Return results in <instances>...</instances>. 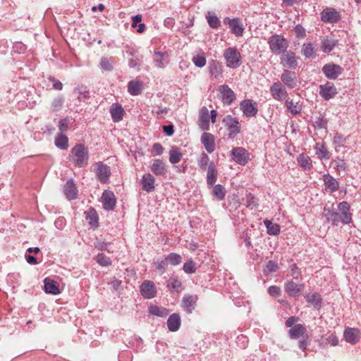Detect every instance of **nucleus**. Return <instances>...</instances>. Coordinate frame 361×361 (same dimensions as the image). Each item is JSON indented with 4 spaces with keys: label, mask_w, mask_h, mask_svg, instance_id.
Instances as JSON below:
<instances>
[{
    "label": "nucleus",
    "mask_w": 361,
    "mask_h": 361,
    "mask_svg": "<svg viewBox=\"0 0 361 361\" xmlns=\"http://www.w3.org/2000/svg\"><path fill=\"white\" fill-rule=\"evenodd\" d=\"M350 204L345 202H341L338 205V209L341 212L338 214L337 209L331 207L325 206L323 210V216L325 217L326 222L333 226H338L339 223L343 224H348L352 221V214L350 212Z\"/></svg>",
    "instance_id": "obj_1"
},
{
    "label": "nucleus",
    "mask_w": 361,
    "mask_h": 361,
    "mask_svg": "<svg viewBox=\"0 0 361 361\" xmlns=\"http://www.w3.org/2000/svg\"><path fill=\"white\" fill-rule=\"evenodd\" d=\"M70 156L71 157L73 164L79 168L85 167L88 163V149L82 144L75 145L71 149Z\"/></svg>",
    "instance_id": "obj_2"
},
{
    "label": "nucleus",
    "mask_w": 361,
    "mask_h": 361,
    "mask_svg": "<svg viewBox=\"0 0 361 361\" xmlns=\"http://www.w3.org/2000/svg\"><path fill=\"white\" fill-rule=\"evenodd\" d=\"M224 58L226 61V66L230 68H237L242 63L241 54L235 47L226 49L224 53Z\"/></svg>",
    "instance_id": "obj_3"
},
{
    "label": "nucleus",
    "mask_w": 361,
    "mask_h": 361,
    "mask_svg": "<svg viewBox=\"0 0 361 361\" xmlns=\"http://www.w3.org/2000/svg\"><path fill=\"white\" fill-rule=\"evenodd\" d=\"M271 51L275 54H282L288 47V42L286 38L280 35H273L268 39Z\"/></svg>",
    "instance_id": "obj_4"
},
{
    "label": "nucleus",
    "mask_w": 361,
    "mask_h": 361,
    "mask_svg": "<svg viewBox=\"0 0 361 361\" xmlns=\"http://www.w3.org/2000/svg\"><path fill=\"white\" fill-rule=\"evenodd\" d=\"M222 123L228 130V137L230 139L235 138L241 131L238 119L231 115H226L224 117Z\"/></svg>",
    "instance_id": "obj_5"
},
{
    "label": "nucleus",
    "mask_w": 361,
    "mask_h": 361,
    "mask_svg": "<svg viewBox=\"0 0 361 361\" xmlns=\"http://www.w3.org/2000/svg\"><path fill=\"white\" fill-rule=\"evenodd\" d=\"M232 159L237 164L245 166L250 160V153L247 149L241 147H235L231 151Z\"/></svg>",
    "instance_id": "obj_6"
},
{
    "label": "nucleus",
    "mask_w": 361,
    "mask_h": 361,
    "mask_svg": "<svg viewBox=\"0 0 361 361\" xmlns=\"http://www.w3.org/2000/svg\"><path fill=\"white\" fill-rule=\"evenodd\" d=\"M321 20L325 23H336L341 20V14L332 7L325 8L320 13Z\"/></svg>",
    "instance_id": "obj_7"
},
{
    "label": "nucleus",
    "mask_w": 361,
    "mask_h": 361,
    "mask_svg": "<svg viewBox=\"0 0 361 361\" xmlns=\"http://www.w3.org/2000/svg\"><path fill=\"white\" fill-rule=\"evenodd\" d=\"M94 173L97 179L102 183H107L111 174L110 167L102 161L95 164Z\"/></svg>",
    "instance_id": "obj_8"
},
{
    "label": "nucleus",
    "mask_w": 361,
    "mask_h": 361,
    "mask_svg": "<svg viewBox=\"0 0 361 361\" xmlns=\"http://www.w3.org/2000/svg\"><path fill=\"white\" fill-rule=\"evenodd\" d=\"M219 97L224 104L230 105L236 99L235 92L227 85H222L218 87Z\"/></svg>",
    "instance_id": "obj_9"
},
{
    "label": "nucleus",
    "mask_w": 361,
    "mask_h": 361,
    "mask_svg": "<svg viewBox=\"0 0 361 361\" xmlns=\"http://www.w3.org/2000/svg\"><path fill=\"white\" fill-rule=\"evenodd\" d=\"M240 109L243 115L247 118L255 116L258 111L257 103L248 99H244L240 102Z\"/></svg>",
    "instance_id": "obj_10"
},
{
    "label": "nucleus",
    "mask_w": 361,
    "mask_h": 361,
    "mask_svg": "<svg viewBox=\"0 0 361 361\" xmlns=\"http://www.w3.org/2000/svg\"><path fill=\"white\" fill-rule=\"evenodd\" d=\"M280 63L283 66L290 69L296 68L298 64L295 54L290 50L285 51L282 53Z\"/></svg>",
    "instance_id": "obj_11"
},
{
    "label": "nucleus",
    "mask_w": 361,
    "mask_h": 361,
    "mask_svg": "<svg viewBox=\"0 0 361 361\" xmlns=\"http://www.w3.org/2000/svg\"><path fill=\"white\" fill-rule=\"evenodd\" d=\"M140 291L144 298L152 299L157 294V288L153 281L145 280L140 285Z\"/></svg>",
    "instance_id": "obj_12"
},
{
    "label": "nucleus",
    "mask_w": 361,
    "mask_h": 361,
    "mask_svg": "<svg viewBox=\"0 0 361 361\" xmlns=\"http://www.w3.org/2000/svg\"><path fill=\"white\" fill-rule=\"evenodd\" d=\"M282 84L289 88L293 89L297 86L298 79L295 72L284 69L281 75Z\"/></svg>",
    "instance_id": "obj_13"
},
{
    "label": "nucleus",
    "mask_w": 361,
    "mask_h": 361,
    "mask_svg": "<svg viewBox=\"0 0 361 361\" xmlns=\"http://www.w3.org/2000/svg\"><path fill=\"white\" fill-rule=\"evenodd\" d=\"M270 93L272 97L277 101H281L288 96L285 86L280 82H275L271 85Z\"/></svg>",
    "instance_id": "obj_14"
},
{
    "label": "nucleus",
    "mask_w": 361,
    "mask_h": 361,
    "mask_svg": "<svg viewBox=\"0 0 361 361\" xmlns=\"http://www.w3.org/2000/svg\"><path fill=\"white\" fill-rule=\"evenodd\" d=\"M343 68L335 63H326L322 67L325 76L331 80L337 78L343 72Z\"/></svg>",
    "instance_id": "obj_15"
},
{
    "label": "nucleus",
    "mask_w": 361,
    "mask_h": 361,
    "mask_svg": "<svg viewBox=\"0 0 361 361\" xmlns=\"http://www.w3.org/2000/svg\"><path fill=\"white\" fill-rule=\"evenodd\" d=\"M319 93L324 99L329 100L336 96L337 90L332 82H326L325 84L319 85Z\"/></svg>",
    "instance_id": "obj_16"
},
{
    "label": "nucleus",
    "mask_w": 361,
    "mask_h": 361,
    "mask_svg": "<svg viewBox=\"0 0 361 361\" xmlns=\"http://www.w3.org/2000/svg\"><path fill=\"white\" fill-rule=\"evenodd\" d=\"M102 202L103 208L105 210H114L116 204V200L114 192L111 190H104L102 195Z\"/></svg>",
    "instance_id": "obj_17"
},
{
    "label": "nucleus",
    "mask_w": 361,
    "mask_h": 361,
    "mask_svg": "<svg viewBox=\"0 0 361 361\" xmlns=\"http://www.w3.org/2000/svg\"><path fill=\"white\" fill-rule=\"evenodd\" d=\"M304 288V284L296 283L293 281H288L284 285V290L290 297H298Z\"/></svg>",
    "instance_id": "obj_18"
},
{
    "label": "nucleus",
    "mask_w": 361,
    "mask_h": 361,
    "mask_svg": "<svg viewBox=\"0 0 361 361\" xmlns=\"http://www.w3.org/2000/svg\"><path fill=\"white\" fill-rule=\"evenodd\" d=\"M200 140L208 153L212 154L214 152L216 149V145L214 135L204 132L202 134Z\"/></svg>",
    "instance_id": "obj_19"
},
{
    "label": "nucleus",
    "mask_w": 361,
    "mask_h": 361,
    "mask_svg": "<svg viewBox=\"0 0 361 361\" xmlns=\"http://www.w3.org/2000/svg\"><path fill=\"white\" fill-rule=\"evenodd\" d=\"M209 113L206 106H202L199 113L198 125L202 130L209 129Z\"/></svg>",
    "instance_id": "obj_20"
},
{
    "label": "nucleus",
    "mask_w": 361,
    "mask_h": 361,
    "mask_svg": "<svg viewBox=\"0 0 361 361\" xmlns=\"http://www.w3.org/2000/svg\"><path fill=\"white\" fill-rule=\"evenodd\" d=\"M153 62L155 66L160 68H164L169 63V54L166 51H154L153 55Z\"/></svg>",
    "instance_id": "obj_21"
},
{
    "label": "nucleus",
    "mask_w": 361,
    "mask_h": 361,
    "mask_svg": "<svg viewBox=\"0 0 361 361\" xmlns=\"http://www.w3.org/2000/svg\"><path fill=\"white\" fill-rule=\"evenodd\" d=\"M63 192L69 200H75L78 197V189L73 179L66 181L63 187Z\"/></svg>",
    "instance_id": "obj_22"
},
{
    "label": "nucleus",
    "mask_w": 361,
    "mask_h": 361,
    "mask_svg": "<svg viewBox=\"0 0 361 361\" xmlns=\"http://www.w3.org/2000/svg\"><path fill=\"white\" fill-rule=\"evenodd\" d=\"M151 171L157 176H165L167 169L165 163L159 159H154L150 166Z\"/></svg>",
    "instance_id": "obj_23"
},
{
    "label": "nucleus",
    "mask_w": 361,
    "mask_h": 361,
    "mask_svg": "<svg viewBox=\"0 0 361 361\" xmlns=\"http://www.w3.org/2000/svg\"><path fill=\"white\" fill-rule=\"evenodd\" d=\"M325 189L329 192H334L339 188V183L336 178L330 174H324L322 176Z\"/></svg>",
    "instance_id": "obj_24"
},
{
    "label": "nucleus",
    "mask_w": 361,
    "mask_h": 361,
    "mask_svg": "<svg viewBox=\"0 0 361 361\" xmlns=\"http://www.w3.org/2000/svg\"><path fill=\"white\" fill-rule=\"evenodd\" d=\"M142 190L146 192H152L155 188V178L151 173L144 174L141 179Z\"/></svg>",
    "instance_id": "obj_25"
},
{
    "label": "nucleus",
    "mask_w": 361,
    "mask_h": 361,
    "mask_svg": "<svg viewBox=\"0 0 361 361\" xmlns=\"http://www.w3.org/2000/svg\"><path fill=\"white\" fill-rule=\"evenodd\" d=\"M218 171L215 164L211 161L207 172V184L209 187L214 186L217 180Z\"/></svg>",
    "instance_id": "obj_26"
},
{
    "label": "nucleus",
    "mask_w": 361,
    "mask_h": 361,
    "mask_svg": "<svg viewBox=\"0 0 361 361\" xmlns=\"http://www.w3.org/2000/svg\"><path fill=\"white\" fill-rule=\"evenodd\" d=\"M109 111L114 122L121 121L125 114L123 108L118 103L113 104L110 107Z\"/></svg>",
    "instance_id": "obj_27"
},
{
    "label": "nucleus",
    "mask_w": 361,
    "mask_h": 361,
    "mask_svg": "<svg viewBox=\"0 0 361 361\" xmlns=\"http://www.w3.org/2000/svg\"><path fill=\"white\" fill-rule=\"evenodd\" d=\"M181 319L179 314L173 313L167 319V327L170 331H177L180 326Z\"/></svg>",
    "instance_id": "obj_28"
},
{
    "label": "nucleus",
    "mask_w": 361,
    "mask_h": 361,
    "mask_svg": "<svg viewBox=\"0 0 361 361\" xmlns=\"http://www.w3.org/2000/svg\"><path fill=\"white\" fill-rule=\"evenodd\" d=\"M345 340L351 344L356 343L360 338L359 331L356 329L347 328L343 333Z\"/></svg>",
    "instance_id": "obj_29"
},
{
    "label": "nucleus",
    "mask_w": 361,
    "mask_h": 361,
    "mask_svg": "<svg viewBox=\"0 0 361 361\" xmlns=\"http://www.w3.org/2000/svg\"><path fill=\"white\" fill-rule=\"evenodd\" d=\"M143 89V84L141 81L137 80H130L128 83V91L133 96L139 95L142 93Z\"/></svg>",
    "instance_id": "obj_30"
},
{
    "label": "nucleus",
    "mask_w": 361,
    "mask_h": 361,
    "mask_svg": "<svg viewBox=\"0 0 361 361\" xmlns=\"http://www.w3.org/2000/svg\"><path fill=\"white\" fill-rule=\"evenodd\" d=\"M44 291L47 293L57 295L60 293V290L56 282L49 278H46L44 280Z\"/></svg>",
    "instance_id": "obj_31"
},
{
    "label": "nucleus",
    "mask_w": 361,
    "mask_h": 361,
    "mask_svg": "<svg viewBox=\"0 0 361 361\" xmlns=\"http://www.w3.org/2000/svg\"><path fill=\"white\" fill-rule=\"evenodd\" d=\"M228 20L232 33H233L236 36H242L244 32V27L243 26V24L239 21V20L238 18H228Z\"/></svg>",
    "instance_id": "obj_32"
},
{
    "label": "nucleus",
    "mask_w": 361,
    "mask_h": 361,
    "mask_svg": "<svg viewBox=\"0 0 361 361\" xmlns=\"http://www.w3.org/2000/svg\"><path fill=\"white\" fill-rule=\"evenodd\" d=\"M298 164L304 170L310 171L312 169V161L311 158L306 154L302 153L297 157Z\"/></svg>",
    "instance_id": "obj_33"
},
{
    "label": "nucleus",
    "mask_w": 361,
    "mask_h": 361,
    "mask_svg": "<svg viewBox=\"0 0 361 361\" xmlns=\"http://www.w3.org/2000/svg\"><path fill=\"white\" fill-rule=\"evenodd\" d=\"M316 154L318 158L322 159H329L331 154L324 143L317 142L314 147Z\"/></svg>",
    "instance_id": "obj_34"
},
{
    "label": "nucleus",
    "mask_w": 361,
    "mask_h": 361,
    "mask_svg": "<svg viewBox=\"0 0 361 361\" xmlns=\"http://www.w3.org/2000/svg\"><path fill=\"white\" fill-rule=\"evenodd\" d=\"M86 220L91 227L97 228L99 226V216L94 208H90L86 212Z\"/></svg>",
    "instance_id": "obj_35"
},
{
    "label": "nucleus",
    "mask_w": 361,
    "mask_h": 361,
    "mask_svg": "<svg viewBox=\"0 0 361 361\" xmlns=\"http://www.w3.org/2000/svg\"><path fill=\"white\" fill-rule=\"evenodd\" d=\"M305 326L301 324H298L289 329L288 334L290 338L297 339L305 334Z\"/></svg>",
    "instance_id": "obj_36"
},
{
    "label": "nucleus",
    "mask_w": 361,
    "mask_h": 361,
    "mask_svg": "<svg viewBox=\"0 0 361 361\" xmlns=\"http://www.w3.org/2000/svg\"><path fill=\"white\" fill-rule=\"evenodd\" d=\"M54 144L57 148L66 150L68 148V138L66 135L59 133L55 137Z\"/></svg>",
    "instance_id": "obj_37"
},
{
    "label": "nucleus",
    "mask_w": 361,
    "mask_h": 361,
    "mask_svg": "<svg viewBox=\"0 0 361 361\" xmlns=\"http://www.w3.org/2000/svg\"><path fill=\"white\" fill-rule=\"evenodd\" d=\"M197 298L192 295L185 296L183 298L182 307L189 314L192 313L195 308Z\"/></svg>",
    "instance_id": "obj_38"
},
{
    "label": "nucleus",
    "mask_w": 361,
    "mask_h": 361,
    "mask_svg": "<svg viewBox=\"0 0 361 361\" xmlns=\"http://www.w3.org/2000/svg\"><path fill=\"white\" fill-rule=\"evenodd\" d=\"M167 287L171 291L179 293L182 290V283L178 277L172 276L167 281Z\"/></svg>",
    "instance_id": "obj_39"
},
{
    "label": "nucleus",
    "mask_w": 361,
    "mask_h": 361,
    "mask_svg": "<svg viewBox=\"0 0 361 361\" xmlns=\"http://www.w3.org/2000/svg\"><path fill=\"white\" fill-rule=\"evenodd\" d=\"M338 44V40L332 38H324L322 42V49L326 53L331 52Z\"/></svg>",
    "instance_id": "obj_40"
},
{
    "label": "nucleus",
    "mask_w": 361,
    "mask_h": 361,
    "mask_svg": "<svg viewBox=\"0 0 361 361\" xmlns=\"http://www.w3.org/2000/svg\"><path fill=\"white\" fill-rule=\"evenodd\" d=\"M183 154L178 147L173 146L171 147L169 151V161L171 164H175L178 163L181 160Z\"/></svg>",
    "instance_id": "obj_41"
},
{
    "label": "nucleus",
    "mask_w": 361,
    "mask_h": 361,
    "mask_svg": "<svg viewBox=\"0 0 361 361\" xmlns=\"http://www.w3.org/2000/svg\"><path fill=\"white\" fill-rule=\"evenodd\" d=\"M149 313L154 316L165 317L169 314V310L163 307H159L157 305H151L149 307Z\"/></svg>",
    "instance_id": "obj_42"
},
{
    "label": "nucleus",
    "mask_w": 361,
    "mask_h": 361,
    "mask_svg": "<svg viewBox=\"0 0 361 361\" xmlns=\"http://www.w3.org/2000/svg\"><path fill=\"white\" fill-rule=\"evenodd\" d=\"M206 19L210 27L217 29L221 25V21L213 12H207Z\"/></svg>",
    "instance_id": "obj_43"
},
{
    "label": "nucleus",
    "mask_w": 361,
    "mask_h": 361,
    "mask_svg": "<svg viewBox=\"0 0 361 361\" xmlns=\"http://www.w3.org/2000/svg\"><path fill=\"white\" fill-rule=\"evenodd\" d=\"M306 301L314 307H319L322 302L321 295L316 292L309 293L305 296Z\"/></svg>",
    "instance_id": "obj_44"
},
{
    "label": "nucleus",
    "mask_w": 361,
    "mask_h": 361,
    "mask_svg": "<svg viewBox=\"0 0 361 361\" xmlns=\"http://www.w3.org/2000/svg\"><path fill=\"white\" fill-rule=\"evenodd\" d=\"M264 224L266 226L267 231L269 235H276L279 234L281 230L279 225L274 224L267 219L264 221Z\"/></svg>",
    "instance_id": "obj_45"
},
{
    "label": "nucleus",
    "mask_w": 361,
    "mask_h": 361,
    "mask_svg": "<svg viewBox=\"0 0 361 361\" xmlns=\"http://www.w3.org/2000/svg\"><path fill=\"white\" fill-rule=\"evenodd\" d=\"M302 54L307 58H313L316 54V49L312 43H304L302 49Z\"/></svg>",
    "instance_id": "obj_46"
},
{
    "label": "nucleus",
    "mask_w": 361,
    "mask_h": 361,
    "mask_svg": "<svg viewBox=\"0 0 361 361\" xmlns=\"http://www.w3.org/2000/svg\"><path fill=\"white\" fill-rule=\"evenodd\" d=\"M192 61L198 68L204 67L207 62L205 54L203 51L197 53L192 56Z\"/></svg>",
    "instance_id": "obj_47"
},
{
    "label": "nucleus",
    "mask_w": 361,
    "mask_h": 361,
    "mask_svg": "<svg viewBox=\"0 0 361 361\" xmlns=\"http://www.w3.org/2000/svg\"><path fill=\"white\" fill-rule=\"evenodd\" d=\"M212 195L215 197L218 200H222L224 199L226 195V190L225 188L221 185L217 184L213 187Z\"/></svg>",
    "instance_id": "obj_48"
},
{
    "label": "nucleus",
    "mask_w": 361,
    "mask_h": 361,
    "mask_svg": "<svg viewBox=\"0 0 361 361\" xmlns=\"http://www.w3.org/2000/svg\"><path fill=\"white\" fill-rule=\"evenodd\" d=\"M286 106L293 115H297L301 111L300 105H299L297 102L295 103L293 100L290 99L286 100Z\"/></svg>",
    "instance_id": "obj_49"
},
{
    "label": "nucleus",
    "mask_w": 361,
    "mask_h": 361,
    "mask_svg": "<svg viewBox=\"0 0 361 361\" xmlns=\"http://www.w3.org/2000/svg\"><path fill=\"white\" fill-rule=\"evenodd\" d=\"M168 264L172 266H177L182 262V257L177 253L171 252L165 256Z\"/></svg>",
    "instance_id": "obj_50"
},
{
    "label": "nucleus",
    "mask_w": 361,
    "mask_h": 361,
    "mask_svg": "<svg viewBox=\"0 0 361 361\" xmlns=\"http://www.w3.org/2000/svg\"><path fill=\"white\" fill-rule=\"evenodd\" d=\"M209 69V73L215 78H217L222 73L221 66L217 61H213L212 63H210Z\"/></svg>",
    "instance_id": "obj_51"
},
{
    "label": "nucleus",
    "mask_w": 361,
    "mask_h": 361,
    "mask_svg": "<svg viewBox=\"0 0 361 361\" xmlns=\"http://www.w3.org/2000/svg\"><path fill=\"white\" fill-rule=\"evenodd\" d=\"M78 94V99L80 102H86L90 98V92L86 87H78L74 90Z\"/></svg>",
    "instance_id": "obj_52"
},
{
    "label": "nucleus",
    "mask_w": 361,
    "mask_h": 361,
    "mask_svg": "<svg viewBox=\"0 0 361 361\" xmlns=\"http://www.w3.org/2000/svg\"><path fill=\"white\" fill-rule=\"evenodd\" d=\"M95 260L99 265L102 267H107L111 264V260L110 257L103 253H99L95 257Z\"/></svg>",
    "instance_id": "obj_53"
},
{
    "label": "nucleus",
    "mask_w": 361,
    "mask_h": 361,
    "mask_svg": "<svg viewBox=\"0 0 361 361\" xmlns=\"http://www.w3.org/2000/svg\"><path fill=\"white\" fill-rule=\"evenodd\" d=\"M278 269H279L278 263L276 262L269 260L267 263V264L264 269V273L266 275H269L271 273L276 272L278 270Z\"/></svg>",
    "instance_id": "obj_54"
},
{
    "label": "nucleus",
    "mask_w": 361,
    "mask_h": 361,
    "mask_svg": "<svg viewBox=\"0 0 361 361\" xmlns=\"http://www.w3.org/2000/svg\"><path fill=\"white\" fill-rule=\"evenodd\" d=\"M346 142V138L341 133H336L333 139V144L335 148L343 147Z\"/></svg>",
    "instance_id": "obj_55"
},
{
    "label": "nucleus",
    "mask_w": 361,
    "mask_h": 361,
    "mask_svg": "<svg viewBox=\"0 0 361 361\" xmlns=\"http://www.w3.org/2000/svg\"><path fill=\"white\" fill-rule=\"evenodd\" d=\"M327 122V120L324 116L319 115L315 118L313 126L315 128L318 129L326 128Z\"/></svg>",
    "instance_id": "obj_56"
},
{
    "label": "nucleus",
    "mask_w": 361,
    "mask_h": 361,
    "mask_svg": "<svg viewBox=\"0 0 361 361\" xmlns=\"http://www.w3.org/2000/svg\"><path fill=\"white\" fill-rule=\"evenodd\" d=\"M153 264L155 266L156 269L160 271L161 272V274L166 272L168 265H169L166 257H164V259H158V260L154 262Z\"/></svg>",
    "instance_id": "obj_57"
},
{
    "label": "nucleus",
    "mask_w": 361,
    "mask_h": 361,
    "mask_svg": "<svg viewBox=\"0 0 361 361\" xmlns=\"http://www.w3.org/2000/svg\"><path fill=\"white\" fill-rule=\"evenodd\" d=\"M209 157L205 152H202L198 160V166L202 170H205L207 166L209 164Z\"/></svg>",
    "instance_id": "obj_58"
},
{
    "label": "nucleus",
    "mask_w": 361,
    "mask_h": 361,
    "mask_svg": "<svg viewBox=\"0 0 361 361\" xmlns=\"http://www.w3.org/2000/svg\"><path fill=\"white\" fill-rule=\"evenodd\" d=\"M64 99L63 97H57L51 102V109L53 111H57L61 109L63 105Z\"/></svg>",
    "instance_id": "obj_59"
},
{
    "label": "nucleus",
    "mask_w": 361,
    "mask_h": 361,
    "mask_svg": "<svg viewBox=\"0 0 361 361\" xmlns=\"http://www.w3.org/2000/svg\"><path fill=\"white\" fill-rule=\"evenodd\" d=\"M183 270L187 274H193L196 271L195 263L190 259L184 263Z\"/></svg>",
    "instance_id": "obj_60"
},
{
    "label": "nucleus",
    "mask_w": 361,
    "mask_h": 361,
    "mask_svg": "<svg viewBox=\"0 0 361 361\" xmlns=\"http://www.w3.org/2000/svg\"><path fill=\"white\" fill-rule=\"evenodd\" d=\"M69 120L68 118L61 119L59 122V130L61 133L64 134L68 128Z\"/></svg>",
    "instance_id": "obj_61"
},
{
    "label": "nucleus",
    "mask_w": 361,
    "mask_h": 361,
    "mask_svg": "<svg viewBox=\"0 0 361 361\" xmlns=\"http://www.w3.org/2000/svg\"><path fill=\"white\" fill-rule=\"evenodd\" d=\"M247 207L253 209L257 206V198L252 194H249L247 195Z\"/></svg>",
    "instance_id": "obj_62"
},
{
    "label": "nucleus",
    "mask_w": 361,
    "mask_h": 361,
    "mask_svg": "<svg viewBox=\"0 0 361 361\" xmlns=\"http://www.w3.org/2000/svg\"><path fill=\"white\" fill-rule=\"evenodd\" d=\"M13 51L19 54H23L26 51V46L21 42H16L13 47Z\"/></svg>",
    "instance_id": "obj_63"
},
{
    "label": "nucleus",
    "mask_w": 361,
    "mask_h": 361,
    "mask_svg": "<svg viewBox=\"0 0 361 361\" xmlns=\"http://www.w3.org/2000/svg\"><path fill=\"white\" fill-rule=\"evenodd\" d=\"M100 66L104 71H111L112 69L111 60L107 58H102Z\"/></svg>",
    "instance_id": "obj_64"
}]
</instances>
